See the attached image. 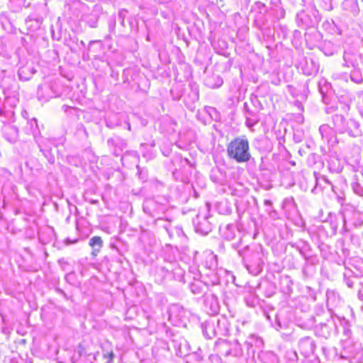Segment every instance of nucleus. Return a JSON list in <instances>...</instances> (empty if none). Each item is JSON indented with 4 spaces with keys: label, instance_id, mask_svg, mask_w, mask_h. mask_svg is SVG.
Returning a JSON list of instances; mask_svg holds the SVG:
<instances>
[{
    "label": "nucleus",
    "instance_id": "1",
    "mask_svg": "<svg viewBox=\"0 0 363 363\" xmlns=\"http://www.w3.org/2000/svg\"><path fill=\"white\" fill-rule=\"evenodd\" d=\"M227 153L238 163L248 162L251 158L249 140L245 136L233 138L227 145Z\"/></svg>",
    "mask_w": 363,
    "mask_h": 363
},
{
    "label": "nucleus",
    "instance_id": "2",
    "mask_svg": "<svg viewBox=\"0 0 363 363\" xmlns=\"http://www.w3.org/2000/svg\"><path fill=\"white\" fill-rule=\"evenodd\" d=\"M33 136L35 142L38 143L40 150L43 152L45 157L48 158V161L51 163L54 162V157L51 153L52 141L37 135V133L33 132Z\"/></svg>",
    "mask_w": 363,
    "mask_h": 363
},
{
    "label": "nucleus",
    "instance_id": "3",
    "mask_svg": "<svg viewBox=\"0 0 363 363\" xmlns=\"http://www.w3.org/2000/svg\"><path fill=\"white\" fill-rule=\"evenodd\" d=\"M4 94L5 95L4 107H9L13 109L18 102V92L15 82L11 89L4 88Z\"/></svg>",
    "mask_w": 363,
    "mask_h": 363
},
{
    "label": "nucleus",
    "instance_id": "4",
    "mask_svg": "<svg viewBox=\"0 0 363 363\" xmlns=\"http://www.w3.org/2000/svg\"><path fill=\"white\" fill-rule=\"evenodd\" d=\"M52 87L50 85H40L38 89V97H41L45 99V100H48L52 97H57L60 96V94L52 91L50 93Z\"/></svg>",
    "mask_w": 363,
    "mask_h": 363
},
{
    "label": "nucleus",
    "instance_id": "5",
    "mask_svg": "<svg viewBox=\"0 0 363 363\" xmlns=\"http://www.w3.org/2000/svg\"><path fill=\"white\" fill-rule=\"evenodd\" d=\"M3 133L5 138L11 143L16 141L18 137V128L13 125H5L3 128Z\"/></svg>",
    "mask_w": 363,
    "mask_h": 363
},
{
    "label": "nucleus",
    "instance_id": "6",
    "mask_svg": "<svg viewBox=\"0 0 363 363\" xmlns=\"http://www.w3.org/2000/svg\"><path fill=\"white\" fill-rule=\"evenodd\" d=\"M0 116L5 119L3 121L4 123H10L14 121L15 113L12 108L4 110L0 107Z\"/></svg>",
    "mask_w": 363,
    "mask_h": 363
},
{
    "label": "nucleus",
    "instance_id": "7",
    "mask_svg": "<svg viewBox=\"0 0 363 363\" xmlns=\"http://www.w3.org/2000/svg\"><path fill=\"white\" fill-rule=\"evenodd\" d=\"M89 245L94 250L99 251L102 246V240L99 236H94L89 240Z\"/></svg>",
    "mask_w": 363,
    "mask_h": 363
},
{
    "label": "nucleus",
    "instance_id": "8",
    "mask_svg": "<svg viewBox=\"0 0 363 363\" xmlns=\"http://www.w3.org/2000/svg\"><path fill=\"white\" fill-rule=\"evenodd\" d=\"M23 72V69H21L19 70L18 72V75H19V77L21 78L22 77V72Z\"/></svg>",
    "mask_w": 363,
    "mask_h": 363
},
{
    "label": "nucleus",
    "instance_id": "9",
    "mask_svg": "<svg viewBox=\"0 0 363 363\" xmlns=\"http://www.w3.org/2000/svg\"><path fill=\"white\" fill-rule=\"evenodd\" d=\"M77 240H74V241H70L69 239L66 240V243H74L76 242Z\"/></svg>",
    "mask_w": 363,
    "mask_h": 363
},
{
    "label": "nucleus",
    "instance_id": "10",
    "mask_svg": "<svg viewBox=\"0 0 363 363\" xmlns=\"http://www.w3.org/2000/svg\"><path fill=\"white\" fill-rule=\"evenodd\" d=\"M33 121L35 122V123H36V119L33 118ZM35 126L37 127V124H35Z\"/></svg>",
    "mask_w": 363,
    "mask_h": 363
},
{
    "label": "nucleus",
    "instance_id": "11",
    "mask_svg": "<svg viewBox=\"0 0 363 363\" xmlns=\"http://www.w3.org/2000/svg\"><path fill=\"white\" fill-rule=\"evenodd\" d=\"M110 245L111 247H113V244L111 243Z\"/></svg>",
    "mask_w": 363,
    "mask_h": 363
},
{
    "label": "nucleus",
    "instance_id": "12",
    "mask_svg": "<svg viewBox=\"0 0 363 363\" xmlns=\"http://www.w3.org/2000/svg\"><path fill=\"white\" fill-rule=\"evenodd\" d=\"M39 238L41 239L40 233H39Z\"/></svg>",
    "mask_w": 363,
    "mask_h": 363
}]
</instances>
